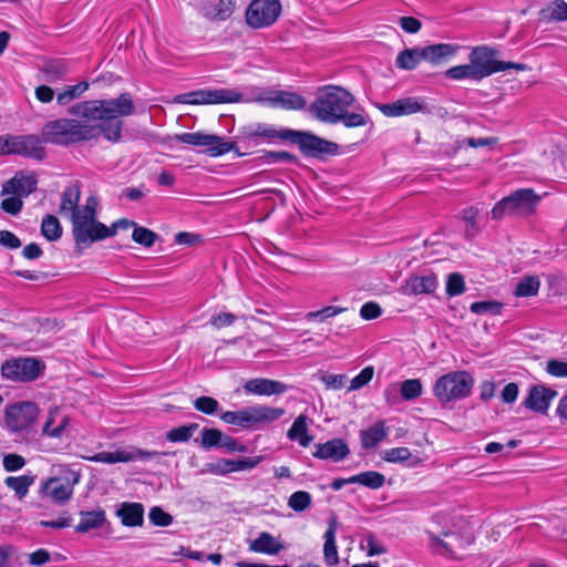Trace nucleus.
Returning <instances> with one entry per match:
<instances>
[{
  "label": "nucleus",
  "mask_w": 567,
  "mask_h": 567,
  "mask_svg": "<svg viewBox=\"0 0 567 567\" xmlns=\"http://www.w3.org/2000/svg\"><path fill=\"white\" fill-rule=\"evenodd\" d=\"M71 223L73 237L78 245L91 244L115 235L114 229L95 220V217H85L84 219L81 216H75Z\"/></svg>",
  "instance_id": "obj_14"
},
{
  "label": "nucleus",
  "mask_w": 567,
  "mask_h": 567,
  "mask_svg": "<svg viewBox=\"0 0 567 567\" xmlns=\"http://www.w3.org/2000/svg\"><path fill=\"white\" fill-rule=\"evenodd\" d=\"M45 364L35 357H17L6 360L0 368L1 377L17 383H28L39 379Z\"/></svg>",
  "instance_id": "obj_9"
},
{
  "label": "nucleus",
  "mask_w": 567,
  "mask_h": 567,
  "mask_svg": "<svg viewBox=\"0 0 567 567\" xmlns=\"http://www.w3.org/2000/svg\"><path fill=\"white\" fill-rule=\"evenodd\" d=\"M540 199L532 188L517 189L494 205L492 219L499 220L505 216L528 217L535 213Z\"/></svg>",
  "instance_id": "obj_3"
},
{
  "label": "nucleus",
  "mask_w": 567,
  "mask_h": 567,
  "mask_svg": "<svg viewBox=\"0 0 567 567\" xmlns=\"http://www.w3.org/2000/svg\"><path fill=\"white\" fill-rule=\"evenodd\" d=\"M425 533L430 540V547L435 554H439V555L452 554L451 546L445 540H443L440 536H437L436 534H434L431 530H426Z\"/></svg>",
  "instance_id": "obj_58"
},
{
  "label": "nucleus",
  "mask_w": 567,
  "mask_h": 567,
  "mask_svg": "<svg viewBox=\"0 0 567 567\" xmlns=\"http://www.w3.org/2000/svg\"><path fill=\"white\" fill-rule=\"evenodd\" d=\"M344 311H347V308L338 307V306H327V307H323L320 310L309 311L306 315L305 319L308 322H310V321L323 322V321H326L329 318H332V317H336V316H338L340 313H343Z\"/></svg>",
  "instance_id": "obj_47"
},
{
  "label": "nucleus",
  "mask_w": 567,
  "mask_h": 567,
  "mask_svg": "<svg viewBox=\"0 0 567 567\" xmlns=\"http://www.w3.org/2000/svg\"><path fill=\"white\" fill-rule=\"evenodd\" d=\"M134 113L135 106L127 92L116 99L79 102L68 109V114L73 117H60L45 123L41 131L42 138L45 143L69 146L102 134L105 140L117 143L122 138L121 117Z\"/></svg>",
  "instance_id": "obj_1"
},
{
  "label": "nucleus",
  "mask_w": 567,
  "mask_h": 567,
  "mask_svg": "<svg viewBox=\"0 0 567 567\" xmlns=\"http://www.w3.org/2000/svg\"><path fill=\"white\" fill-rule=\"evenodd\" d=\"M354 484H360L372 489H379L384 485L385 477L375 471H367L352 476Z\"/></svg>",
  "instance_id": "obj_39"
},
{
  "label": "nucleus",
  "mask_w": 567,
  "mask_h": 567,
  "mask_svg": "<svg viewBox=\"0 0 567 567\" xmlns=\"http://www.w3.org/2000/svg\"><path fill=\"white\" fill-rule=\"evenodd\" d=\"M373 374H374L373 368L372 367H365L364 369H362L360 371V373L358 375H355L351 380L349 390L350 391H355V390H359V389L363 388L364 385H367L372 380Z\"/></svg>",
  "instance_id": "obj_59"
},
{
  "label": "nucleus",
  "mask_w": 567,
  "mask_h": 567,
  "mask_svg": "<svg viewBox=\"0 0 567 567\" xmlns=\"http://www.w3.org/2000/svg\"><path fill=\"white\" fill-rule=\"evenodd\" d=\"M9 197L4 198L1 202V209L10 215H18L23 208L22 198L17 195H8Z\"/></svg>",
  "instance_id": "obj_60"
},
{
  "label": "nucleus",
  "mask_w": 567,
  "mask_h": 567,
  "mask_svg": "<svg viewBox=\"0 0 567 567\" xmlns=\"http://www.w3.org/2000/svg\"><path fill=\"white\" fill-rule=\"evenodd\" d=\"M540 19L547 22L567 20V2L554 0L539 11Z\"/></svg>",
  "instance_id": "obj_34"
},
{
  "label": "nucleus",
  "mask_w": 567,
  "mask_h": 567,
  "mask_svg": "<svg viewBox=\"0 0 567 567\" xmlns=\"http://www.w3.org/2000/svg\"><path fill=\"white\" fill-rule=\"evenodd\" d=\"M80 481V471L61 465L56 470V475L41 482L39 494L58 505H63L72 497L74 487Z\"/></svg>",
  "instance_id": "obj_4"
},
{
  "label": "nucleus",
  "mask_w": 567,
  "mask_h": 567,
  "mask_svg": "<svg viewBox=\"0 0 567 567\" xmlns=\"http://www.w3.org/2000/svg\"><path fill=\"white\" fill-rule=\"evenodd\" d=\"M433 109L425 96H405L391 103L378 105V110L388 117L409 116L416 113L431 114Z\"/></svg>",
  "instance_id": "obj_15"
},
{
  "label": "nucleus",
  "mask_w": 567,
  "mask_h": 567,
  "mask_svg": "<svg viewBox=\"0 0 567 567\" xmlns=\"http://www.w3.org/2000/svg\"><path fill=\"white\" fill-rule=\"evenodd\" d=\"M446 295L449 297H456L465 291V281L461 274L452 272L447 276L446 280Z\"/></svg>",
  "instance_id": "obj_52"
},
{
  "label": "nucleus",
  "mask_w": 567,
  "mask_h": 567,
  "mask_svg": "<svg viewBox=\"0 0 567 567\" xmlns=\"http://www.w3.org/2000/svg\"><path fill=\"white\" fill-rule=\"evenodd\" d=\"M25 458L19 454L10 453L3 456V468L7 472H16L21 470L25 465Z\"/></svg>",
  "instance_id": "obj_61"
},
{
  "label": "nucleus",
  "mask_w": 567,
  "mask_h": 567,
  "mask_svg": "<svg viewBox=\"0 0 567 567\" xmlns=\"http://www.w3.org/2000/svg\"><path fill=\"white\" fill-rule=\"evenodd\" d=\"M124 526H142L144 522V506L141 503L124 502L116 511Z\"/></svg>",
  "instance_id": "obj_29"
},
{
  "label": "nucleus",
  "mask_w": 567,
  "mask_h": 567,
  "mask_svg": "<svg viewBox=\"0 0 567 567\" xmlns=\"http://www.w3.org/2000/svg\"><path fill=\"white\" fill-rule=\"evenodd\" d=\"M41 234L49 240L55 241L62 236V227L53 215H47L41 223Z\"/></svg>",
  "instance_id": "obj_42"
},
{
  "label": "nucleus",
  "mask_w": 567,
  "mask_h": 567,
  "mask_svg": "<svg viewBox=\"0 0 567 567\" xmlns=\"http://www.w3.org/2000/svg\"><path fill=\"white\" fill-rule=\"evenodd\" d=\"M308 416L300 414L296 417L292 425L287 432L290 441H296L302 447H307L313 441V436L308 433Z\"/></svg>",
  "instance_id": "obj_31"
},
{
  "label": "nucleus",
  "mask_w": 567,
  "mask_h": 567,
  "mask_svg": "<svg viewBox=\"0 0 567 567\" xmlns=\"http://www.w3.org/2000/svg\"><path fill=\"white\" fill-rule=\"evenodd\" d=\"M38 179L34 175L16 174L2 186L1 195H17L21 198L28 197L37 189Z\"/></svg>",
  "instance_id": "obj_22"
},
{
  "label": "nucleus",
  "mask_w": 567,
  "mask_h": 567,
  "mask_svg": "<svg viewBox=\"0 0 567 567\" xmlns=\"http://www.w3.org/2000/svg\"><path fill=\"white\" fill-rule=\"evenodd\" d=\"M261 462V457H243L239 460H230L231 473L247 471L256 467Z\"/></svg>",
  "instance_id": "obj_62"
},
{
  "label": "nucleus",
  "mask_w": 567,
  "mask_h": 567,
  "mask_svg": "<svg viewBox=\"0 0 567 567\" xmlns=\"http://www.w3.org/2000/svg\"><path fill=\"white\" fill-rule=\"evenodd\" d=\"M258 159L261 164L296 163L297 156L286 151H265Z\"/></svg>",
  "instance_id": "obj_46"
},
{
  "label": "nucleus",
  "mask_w": 567,
  "mask_h": 567,
  "mask_svg": "<svg viewBox=\"0 0 567 567\" xmlns=\"http://www.w3.org/2000/svg\"><path fill=\"white\" fill-rule=\"evenodd\" d=\"M339 123H342L348 128L365 126L370 123L369 115L364 112H348L343 111L340 115Z\"/></svg>",
  "instance_id": "obj_45"
},
{
  "label": "nucleus",
  "mask_w": 567,
  "mask_h": 567,
  "mask_svg": "<svg viewBox=\"0 0 567 567\" xmlns=\"http://www.w3.org/2000/svg\"><path fill=\"white\" fill-rule=\"evenodd\" d=\"M200 473L225 476L231 473L230 460L219 458L216 462L206 463Z\"/></svg>",
  "instance_id": "obj_50"
},
{
  "label": "nucleus",
  "mask_w": 567,
  "mask_h": 567,
  "mask_svg": "<svg viewBox=\"0 0 567 567\" xmlns=\"http://www.w3.org/2000/svg\"><path fill=\"white\" fill-rule=\"evenodd\" d=\"M556 395V390L543 384H536L529 389L523 405L535 413L546 414Z\"/></svg>",
  "instance_id": "obj_20"
},
{
  "label": "nucleus",
  "mask_w": 567,
  "mask_h": 567,
  "mask_svg": "<svg viewBox=\"0 0 567 567\" xmlns=\"http://www.w3.org/2000/svg\"><path fill=\"white\" fill-rule=\"evenodd\" d=\"M244 388L249 393L266 396L282 394L288 389V386L280 381L265 378L251 379L245 383Z\"/></svg>",
  "instance_id": "obj_24"
},
{
  "label": "nucleus",
  "mask_w": 567,
  "mask_h": 567,
  "mask_svg": "<svg viewBox=\"0 0 567 567\" xmlns=\"http://www.w3.org/2000/svg\"><path fill=\"white\" fill-rule=\"evenodd\" d=\"M87 89V82H80L74 85H69L62 92L58 93L56 103L61 106H65L72 101L79 99Z\"/></svg>",
  "instance_id": "obj_40"
},
{
  "label": "nucleus",
  "mask_w": 567,
  "mask_h": 567,
  "mask_svg": "<svg viewBox=\"0 0 567 567\" xmlns=\"http://www.w3.org/2000/svg\"><path fill=\"white\" fill-rule=\"evenodd\" d=\"M411 457L408 447H392L383 451L382 458L389 463H403Z\"/></svg>",
  "instance_id": "obj_55"
},
{
  "label": "nucleus",
  "mask_w": 567,
  "mask_h": 567,
  "mask_svg": "<svg viewBox=\"0 0 567 567\" xmlns=\"http://www.w3.org/2000/svg\"><path fill=\"white\" fill-rule=\"evenodd\" d=\"M422 48L405 49L399 53L395 64L402 70H414L423 61Z\"/></svg>",
  "instance_id": "obj_36"
},
{
  "label": "nucleus",
  "mask_w": 567,
  "mask_h": 567,
  "mask_svg": "<svg viewBox=\"0 0 567 567\" xmlns=\"http://www.w3.org/2000/svg\"><path fill=\"white\" fill-rule=\"evenodd\" d=\"M169 140L203 147L202 152L210 157L221 156L231 151H234L238 157L245 155V153L239 152L236 143L226 141L224 137L214 134H205L202 132L181 133L171 136Z\"/></svg>",
  "instance_id": "obj_8"
},
{
  "label": "nucleus",
  "mask_w": 567,
  "mask_h": 567,
  "mask_svg": "<svg viewBox=\"0 0 567 567\" xmlns=\"http://www.w3.org/2000/svg\"><path fill=\"white\" fill-rule=\"evenodd\" d=\"M148 518L155 526L166 527L173 523V517L161 507L154 506L150 509Z\"/></svg>",
  "instance_id": "obj_57"
},
{
  "label": "nucleus",
  "mask_w": 567,
  "mask_h": 567,
  "mask_svg": "<svg viewBox=\"0 0 567 567\" xmlns=\"http://www.w3.org/2000/svg\"><path fill=\"white\" fill-rule=\"evenodd\" d=\"M80 523L75 526V532L87 533L92 529H97L107 523L104 509L86 511L80 513Z\"/></svg>",
  "instance_id": "obj_32"
},
{
  "label": "nucleus",
  "mask_w": 567,
  "mask_h": 567,
  "mask_svg": "<svg viewBox=\"0 0 567 567\" xmlns=\"http://www.w3.org/2000/svg\"><path fill=\"white\" fill-rule=\"evenodd\" d=\"M280 12L279 0H252L246 10L245 19L249 27L261 29L274 24Z\"/></svg>",
  "instance_id": "obj_16"
},
{
  "label": "nucleus",
  "mask_w": 567,
  "mask_h": 567,
  "mask_svg": "<svg viewBox=\"0 0 567 567\" xmlns=\"http://www.w3.org/2000/svg\"><path fill=\"white\" fill-rule=\"evenodd\" d=\"M540 281L536 276H526L516 285V297H533L538 293Z\"/></svg>",
  "instance_id": "obj_43"
},
{
  "label": "nucleus",
  "mask_w": 567,
  "mask_h": 567,
  "mask_svg": "<svg viewBox=\"0 0 567 567\" xmlns=\"http://www.w3.org/2000/svg\"><path fill=\"white\" fill-rule=\"evenodd\" d=\"M389 434L385 421L379 420L373 425L360 431V443L364 450L377 447Z\"/></svg>",
  "instance_id": "obj_27"
},
{
  "label": "nucleus",
  "mask_w": 567,
  "mask_h": 567,
  "mask_svg": "<svg viewBox=\"0 0 567 567\" xmlns=\"http://www.w3.org/2000/svg\"><path fill=\"white\" fill-rule=\"evenodd\" d=\"M546 372L555 378H567V361L558 359L547 361Z\"/></svg>",
  "instance_id": "obj_63"
},
{
  "label": "nucleus",
  "mask_w": 567,
  "mask_h": 567,
  "mask_svg": "<svg viewBox=\"0 0 567 567\" xmlns=\"http://www.w3.org/2000/svg\"><path fill=\"white\" fill-rule=\"evenodd\" d=\"M237 317L230 312H221L213 316L209 320L210 324L216 329L229 327L236 321Z\"/></svg>",
  "instance_id": "obj_64"
},
{
  "label": "nucleus",
  "mask_w": 567,
  "mask_h": 567,
  "mask_svg": "<svg viewBox=\"0 0 567 567\" xmlns=\"http://www.w3.org/2000/svg\"><path fill=\"white\" fill-rule=\"evenodd\" d=\"M338 532V520L336 517H332L328 522V528L323 535L324 545H323V558L324 563L328 566H336L339 564V554L338 547L336 543V536Z\"/></svg>",
  "instance_id": "obj_28"
},
{
  "label": "nucleus",
  "mask_w": 567,
  "mask_h": 567,
  "mask_svg": "<svg viewBox=\"0 0 567 567\" xmlns=\"http://www.w3.org/2000/svg\"><path fill=\"white\" fill-rule=\"evenodd\" d=\"M194 406L197 411L213 415L217 413L219 409V403L216 399L212 396H199L194 401Z\"/></svg>",
  "instance_id": "obj_56"
},
{
  "label": "nucleus",
  "mask_w": 567,
  "mask_h": 567,
  "mask_svg": "<svg viewBox=\"0 0 567 567\" xmlns=\"http://www.w3.org/2000/svg\"><path fill=\"white\" fill-rule=\"evenodd\" d=\"M166 455L165 452L146 451L142 449L131 450H116V451H102L86 460L95 463L115 464V463H128L134 461H150L155 457Z\"/></svg>",
  "instance_id": "obj_19"
},
{
  "label": "nucleus",
  "mask_w": 567,
  "mask_h": 567,
  "mask_svg": "<svg viewBox=\"0 0 567 567\" xmlns=\"http://www.w3.org/2000/svg\"><path fill=\"white\" fill-rule=\"evenodd\" d=\"M288 127H278L267 123H255L243 128L239 138L248 144H274L278 141L287 142Z\"/></svg>",
  "instance_id": "obj_18"
},
{
  "label": "nucleus",
  "mask_w": 567,
  "mask_h": 567,
  "mask_svg": "<svg viewBox=\"0 0 567 567\" xmlns=\"http://www.w3.org/2000/svg\"><path fill=\"white\" fill-rule=\"evenodd\" d=\"M177 103L183 104H220L245 102V94L235 89H204L175 97Z\"/></svg>",
  "instance_id": "obj_11"
},
{
  "label": "nucleus",
  "mask_w": 567,
  "mask_h": 567,
  "mask_svg": "<svg viewBox=\"0 0 567 567\" xmlns=\"http://www.w3.org/2000/svg\"><path fill=\"white\" fill-rule=\"evenodd\" d=\"M34 481L35 476L24 474L20 476H8L4 480V484L21 499L27 496L29 488L34 484Z\"/></svg>",
  "instance_id": "obj_35"
},
{
  "label": "nucleus",
  "mask_w": 567,
  "mask_h": 567,
  "mask_svg": "<svg viewBox=\"0 0 567 567\" xmlns=\"http://www.w3.org/2000/svg\"><path fill=\"white\" fill-rule=\"evenodd\" d=\"M473 384L474 379L468 372L454 371L436 380L433 394L440 402L449 403L468 396Z\"/></svg>",
  "instance_id": "obj_7"
},
{
  "label": "nucleus",
  "mask_w": 567,
  "mask_h": 567,
  "mask_svg": "<svg viewBox=\"0 0 567 567\" xmlns=\"http://www.w3.org/2000/svg\"><path fill=\"white\" fill-rule=\"evenodd\" d=\"M445 76L454 81L472 80L475 82L481 81L472 63L455 65L446 70Z\"/></svg>",
  "instance_id": "obj_37"
},
{
  "label": "nucleus",
  "mask_w": 567,
  "mask_h": 567,
  "mask_svg": "<svg viewBox=\"0 0 567 567\" xmlns=\"http://www.w3.org/2000/svg\"><path fill=\"white\" fill-rule=\"evenodd\" d=\"M287 142L298 145L300 152L306 157L323 158L338 154L339 146L337 143L327 141L310 132L296 131L289 128Z\"/></svg>",
  "instance_id": "obj_10"
},
{
  "label": "nucleus",
  "mask_w": 567,
  "mask_h": 567,
  "mask_svg": "<svg viewBox=\"0 0 567 567\" xmlns=\"http://www.w3.org/2000/svg\"><path fill=\"white\" fill-rule=\"evenodd\" d=\"M458 49L460 47L453 43H437L423 47L421 54H423V61L436 65L455 56Z\"/></svg>",
  "instance_id": "obj_26"
},
{
  "label": "nucleus",
  "mask_w": 567,
  "mask_h": 567,
  "mask_svg": "<svg viewBox=\"0 0 567 567\" xmlns=\"http://www.w3.org/2000/svg\"><path fill=\"white\" fill-rule=\"evenodd\" d=\"M262 102L285 110H302L307 105L306 99L297 92L285 90H255L245 95V102Z\"/></svg>",
  "instance_id": "obj_12"
},
{
  "label": "nucleus",
  "mask_w": 567,
  "mask_h": 567,
  "mask_svg": "<svg viewBox=\"0 0 567 567\" xmlns=\"http://www.w3.org/2000/svg\"><path fill=\"white\" fill-rule=\"evenodd\" d=\"M350 453L347 443L341 439H332L326 443L316 445V452L313 456L320 460H331L333 462H340L344 460Z\"/></svg>",
  "instance_id": "obj_23"
},
{
  "label": "nucleus",
  "mask_w": 567,
  "mask_h": 567,
  "mask_svg": "<svg viewBox=\"0 0 567 567\" xmlns=\"http://www.w3.org/2000/svg\"><path fill=\"white\" fill-rule=\"evenodd\" d=\"M81 190L78 185H71L63 190L62 200L59 213L63 216H68L70 220H74L75 213L80 212Z\"/></svg>",
  "instance_id": "obj_30"
},
{
  "label": "nucleus",
  "mask_w": 567,
  "mask_h": 567,
  "mask_svg": "<svg viewBox=\"0 0 567 567\" xmlns=\"http://www.w3.org/2000/svg\"><path fill=\"white\" fill-rule=\"evenodd\" d=\"M221 443V432L217 429L204 427L202 430L200 446L205 450L218 447Z\"/></svg>",
  "instance_id": "obj_54"
},
{
  "label": "nucleus",
  "mask_w": 567,
  "mask_h": 567,
  "mask_svg": "<svg viewBox=\"0 0 567 567\" xmlns=\"http://www.w3.org/2000/svg\"><path fill=\"white\" fill-rule=\"evenodd\" d=\"M285 413L282 408L254 405L238 411H226L220 414V420L241 429H252L261 423H272L284 416Z\"/></svg>",
  "instance_id": "obj_5"
},
{
  "label": "nucleus",
  "mask_w": 567,
  "mask_h": 567,
  "mask_svg": "<svg viewBox=\"0 0 567 567\" xmlns=\"http://www.w3.org/2000/svg\"><path fill=\"white\" fill-rule=\"evenodd\" d=\"M132 238L135 243L145 247H151L157 239V235L148 228L135 226L133 229Z\"/></svg>",
  "instance_id": "obj_53"
},
{
  "label": "nucleus",
  "mask_w": 567,
  "mask_h": 567,
  "mask_svg": "<svg viewBox=\"0 0 567 567\" xmlns=\"http://www.w3.org/2000/svg\"><path fill=\"white\" fill-rule=\"evenodd\" d=\"M284 546L269 533L262 532L251 543L250 549L255 553H262L268 555L278 554Z\"/></svg>",
  "instance_id": "obj_33"
},
{
  "label": "nucleus",
  "mask_w": 567,
  "mask_h": 567,
  "mask_svg": "<svg viewBox=\"0 0 567 567\" xmlns=\"http://www.w3.org/2000/svg\"><path fill=\"white\" fill-rule=\"evenodd\" d=\"M422 383L419 379H409L401 383L400 392L404 400L411 401L422 394Z\"/></svg>",
  "instance_id": "obj_49"
},
{
  "label": "nucleus",
  "mask_w": 567,
  "mask_h": 567,
  "mask_svg": "<svg viewBox=\"0 0 567 567\" xmlns=\"http://www.w3.org/2000/svg\"><path fill=\"white\" fill-rule=\"evenodd\" d=\"M312 497L306 491H298L290 495L288 506L295 512H303L311 506Z\"/></svg>",
  "instance_id": "obj_48"
},
{
  "label": "nucleus",
  "mask_w": 567,
  "mask_h": 567,
  "mask_svg": "<svg viewBox=\"0 0 567 567\" xmlns=\"http://www.w3.org/2000/svg\"><path fill=\"white\" fill-rule=\"evenodd\" d=\"M198 427L199 425L197 423H189L187 425L172 429L166 433V439L173 443L187 442L198 430Z\"/></svg>",
  "instance_id": "obj_44"
},
{
  "label": "nucleus",
  "mask_w": 567,
  "mask_h": 567,
  "mask_svg": "<svg viewBox=\"0 0 567 567\" xmlns=\"http://www.w3.org/2000/svg\"><path fill=\"white\" fill-rule=\"evenodd\" d=\"M503 305L495 300L476 301L470 306V310L475 315H499Z\"/></svg>",
  "instance_id": "obj_51"
},
{
  "label": "nucleus",
  "mask_w": 567,
  "mask_h": 567,
  "mask_svg": "<svg viewBox=\"0 0 567 567\" xmlns=\"http://www.w3.org/2000/svg\"><path fill=\"white\" fill-rule=\"evenodd\" d=\"M439 286L437 277L433 272L410 276L401 286L400 291L404 296L430 295Z\"/></svg>",
  "instance_id": "obj_21"
},
{
  "label": "nucleus",
  "mask_w": 567,
  "mask_h": 567,
  "mask_svg": "<svg viewBox=\"0 0 567 567\" xmlns=\"http://www.w3.org/2000/svg\"><path fill=\"white\" fill-rule=\"evenodd\" d=\"M43 72L48 81L55 82L58 80H61L64 75H66L70 72V66L66 60L55 59L49 61L44 65Z\"/></svg>",
  "instance_id": "obj_38"
},
{
  "label": "nucleus",
  "mask_w": 567,
  "mask_h": 567,
  "mask_svg": "<svg viewBox=\"0 0 567 567\" xmlns=\"http://www.w3.org/2000/svg\"><path fill=\"white\" fill-rule=\"evenodd\" d=\"M354 102V96L339 85L319 87L316 100L309 106V113L318 121L327 124H338L341 113Z\"/></svg>",
  "instance_id": "obj_2"
},
{
  "label": "nucleus",
  "mask_w": 567,
  "mask_h": 567,
  "mask_svg": "<svg viewBox=\"0 0 567 567\" xmlns=\"http://www.w3.org/2000/svg\"><path fill=\"white\" fill-rule=\"evenodd\" d=\"M498 51L488 45H477L468 54V61L474 66L478 78L482 80L494 73L507 70L526 71L527 65L516 62H504L496 60Z\"/></svg>",
  "instance_id": "obj_6"
},
{
  "label": "nucleus",
  "mask_w": 567,
  "mask_h": 567,
  "mask_svg": "<svg viewBox=\"0 0 567 567\" xmlns=\"http://www.w3.org/2000/svg\"><path fill=\"white\" fill-rule=\"evenodd\" d=\"M39 409L32 402H18L9 405L4 413L6 427L12 433L28 431L35 422Z\"/></svg>",
  "instance_id": "obj_17"
},
{
  "label": "nucleus",
  "mask_w": 567,
  "mask_h": 567,
  "mask_svg": "<svg viewBox=\"0 0 567 567\" xmlns=\"http://www.w3.org/2000/svg\"><path fill=\"white\" fill-rule=\"evenodd\" d=\"M70 425L68 415L62 414L58 408L50 409L45 423L42 427V435L61 439Z\"/></svg>",
  "instance_id": "obj_25"
},
{
  "label": "nucleus",
  "mask_w": 567,
  "mask_h": 567,
  "mask_svg": "<svg viewBox=\"0 0 567 567\" xmlns=\"http://www.w3.org/2000/svg\"><path fill=\"white\" fill-rule=\"evenodd\" d=\"M478 213L480 210L476 206L466 207L461 212V218L466 224L465 237L467 239L474 238L481 230L476 221Z\"/></svg>",
  "instance_id": "obj_41"
},
{
  "label": "nucleus",
  "mask_w": 567,
  "mask_h": 567,
  "mask_svg": "<svg viewBox=\"0 0 567 567\" xmlns=\"http://www.w3.org/2000/svg\"><path fill=\"white\" fill-rule=\"evenodd\" d=\"M9 154L42 159L45 151L37 135L0 136V156Z\"/></svg>",
  "instance_id": "obj_13"
}]
</instances>
